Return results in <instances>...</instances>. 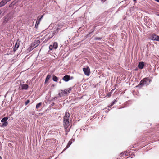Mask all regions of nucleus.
<instances>
[{"label": "nucleus", "instance_id": "1", "mask_svg": "<svg viewBox=\"0 0 159 159\" xmlns=\"http://www.w3.org/2000/svg\"><path fill=\"white\" fill-rule=\"evenodd\" d=\"M70 121L69 113L66 112L65 113V116L63 118V125L66 132L69 130V129L67 130V129L70 125Z\"/></svg>", "mask_w": 159, "mask_h": 159}, {"label": "nucleus", "instance_id": "2", "mask_svg": "<svg viewBox=\"0 0 159 159\" xmlns=\"http://www.w3.org/2000/svg\"><path fill=\"white\" fill-rule=\"evenodd\" d=\"M151 81V80L149 79L148 78H145L140 81L139 83V85L141 87H142L145 85H148Z\"/></svg>", "mask_w": 159, "mask_h": 159}, {"label": "nucleus", "instance_id": "3", "mask_svg": "<svg viewBox=\"0 0 159 159\" xmlns=\"http://www.w3.org/2000/svg\"><path fill=\"white\" fill-rule=\"evenodd\" d=\"M40 41L39 40H35L31 44L29 48L30 50H32L33 49L37 47L39 44Z\"/></svg>", "mask_w": 159, "mask_h": 159}, {"label": "nucleus", "instance_id": "4", "mask_svg": "<svg viewBox=\"0 0 159 159\" xmlns=\"http://www.w3.org/2000/svg\"><path fill=\"white\" fill-rule=\"evenodd\" d=\"M58 47V44L57 42H54L53 45H50L49 46V48L50 50H52L53 49H56Z\"/></svg>", "mask_w": 159, "mask_h": 159}, {"label": "nucleus", "instance_id": "5", "mask_svg": "<svg viewBox=\"0 0 159 159\" xmlns=\"http://www.w3.org/2000/svg\"><path fill=\"white\" fill-rule=\"evenodd\" d=\"M83 70L85 75L87 76L89 75L90 74V70L89 67L86 68H83Z\"/></svg>", "mask_w": 159, "mask_h": 159}, {"label": "nucleus", "instance_id": "6", "mask_svg": "<svg viewBox=\"0 0 159 159\" xmlns=\"http://www.w3.org/2000/svg\"><path fill=\"white\" fill-rule=\"evenodd\" d=\"M151 39L153 40L159 41V36L157 35H152L151 37Z\"/></svg>", "mask_w": 159, "mask_h": 159}, {"label": "nucleus", "instance_id": "7", "mask_svg": "<svg viewBox=\"0 0 159 159\" xmlns=\"http://www.w3.org/2000/svg\"><path fill=\"white\" fill-rule=\"evenodd\" d=\"M28 88V85L27 84H21L19 87L20 88H21V89L22 90H27Z\"/></svg>", "mask_w": 159, "mask_h": 159}, {"label": "nucleus", "instance_id": "8", "mask_svg": "<svg viewBox=\"0 0 159 159\" xmlns=\"http://www.w3.org/2000/svg\"><path fill=\"white\" fill-rule=\"evenodd\" d=\"M144 66V63L143 62H140L138 66V67L140 69H142Z\"/></svg>", "mask_w": 159, "mask_h": 159}, {"label": "nucleus", "instance_id": "9", "mask_svg": "<svg viewBox=\"0 0 159 159\" xmlns=\"http://www.w3.org/2000/svg\"><path fill=\"white\" fill-rule=\"evenodd\" d=\"M20 45L19 43L17 42L15 45L14 48H13V51L14 52L16 51L18 49V47H19Z\"/></svg>", "mask_w": 159, "mask_h": 159}, {"label": "nucleus", "instance_id": "10", "mask_svg": "<svg viewBox=\"0 0 159 159\" xmlns=\"http://www.w3.org/2000/svg\"><path fill=\"white\" fill-rule=\"evenodd\" d=\"M41 18H39V16H38L37 19V20L36 22L35 25V27L36 28H37L38 25L39 24L41 21Z\"/></svg>", "mask_w": 159, "mask_h": 159}, {"label": "nucleus", "instance_id": "11", "mask_svg": "<svg viewBox=\"0 0 159 159\" xmlns=\"http://www.w3.org/2000/svg\"><path fill=\"white\" fill-rule=\"evenodd\" d=\"M8 2L7 0H2L0 2V7L3 6Z\"/></svg>", "mask_w": 159, "mask_h": 159}, {"label": "nucleus", "instance_id": "12", "mask_svg": "<svg viewBox=\"0 0 159 159\" xmlns=\"http://www.w3.org/2000/svg\"><path fill=\"white\" fill-rule=\"evenodd\" d=\"M71 88H69L68 89H66V90H63V93L65 95H67V94L70 93V91L71 90Z\"/></svg>", "mask_w": 159, "mask_h": 159}, {"label": "nucleus", "instance_id": "13", "mask_svg": "<svg viewBox=\"0 0 159 159\" xmlns=\"http://www.w3.org/2000/svg\"><path fill=\"white\" fill-rule=\"evenodd\" d=\"M63 79L65 81L67 82L70 80V76L66 75L63 77Z\"/></svg>", "mask_w": 159, "mask_h": 159}, {"label": "nucleus", "instance_id": "14", "mask_svg": "<svg viewBox=\"0 0 159 159\" xmlns=\"http://www.w3.org/2000/svg\"><path fill=\"white\" fill-rule=\"evenodd\" d=\"M63 24H60L58 25L57 26V27L56 28V30L58 31V30L61 29L63 27Z\"/></svg>", "mask_w": 159, "mask_h": 159}, {"label": "nucleus", "instance_id": "15", "mask_svg": "<svg viewBox=\"0 0 159 159\" xmlns=\"http://www.w3.org/2000/svg\"><path fill=\"white\" fill-rule=\"evenodd\" d=\"M72 143V142L71 141H70L68 142V144H67V145L66 146V148L63 150V151H65L66 149H67V148H68L69 147V146Z\"/></svg>", "mask_w": 159, "mask_h": 159}, {"label": "nucleus", "instance_id": "16", "mask_svg": "<svg viewBox=\"0 0 159 159\" xmlns=\"http://www.w3.org/2000/svg\"><path fill=\"white\" fill-rule=\"evenodd\" d=\"M8 119V118L7 117H4V118H2V120H1V122H7Z\"/></svg>", "mask_w": 159, "mask_h": 159}, {"label": "nucleus", "instance_id": "17", "mask_svg": "<svg viewBox=\"0 0 159 159\" xmlns=\"http://www.w3.org/2000/svg\"><path fill=\"white\" fill-rule=\"evenodd\" d=\"M51 77V76L50 75H47L45 81V83H46L50 79Z\"/></svg>", "mask_w": 159, "mask_h": 159}, {"label": "nucleus", "instance_id": "18", "mask_svg": "<svg viewBox=\"0 0 159 159\" xmlns=\"http://www.w3.org/2000/svg\"><path fill=\"white\" fill-rule=\"evenodd\" d=\"M53 80L55 82H57L58 80V78L55 76L53 77Z\"/></svg>", "mask_w": 159, "mask_h": 159}, {"label": "nucleus", "instance_id": "19", "mask_svg": "<svg viewBox=\"0 0 159 159\" xmlns=\"http://www.w3.org/2000/svg\"><path fill=\"white\" fill-rule=\"evenodd\" d=\"M3 123L2 124V127H5L6 126L8 125V123L7 122H3Z\"/></svg>", "mask_w": 159, "mask_h": 159}, {"label": "nucleus", "instance_id": "20", "mask_svg": "<svg viewBox=\"0 0 159 159\" xmlns=\"http://www.w3.org/2000/svg\"><path fill=\"white\" fill-rule=\"evenodd\" d=\"M41 104H42L41 103H38L36 105V108L37 109H38L40 107V106H41Z\"/></svg>", "mask_w": 159, "mask_h": 159}, {"label": "nucleus", "instance_id": "21", "mask_svg": "<svg viewBox=\"0 0 159 159\" xmlns=\"http://www.w3.org/2000/svg\"><path fill=\"white\" fill-rule=\"evenodd\" d=\"M59 95L60 97H62L64 95H65L63 93V91L62 90L61 92L59 93Z\"/></svg>", "mask_w": 159, "mask_h": 159}, {"label": "nucleus", "instance_id": "22", "mask_svg": "<svg viewBox=\"0 0 159 159\" xmlns=\"http://www.w3.org/2000/svg\"><path fill=\"white\" fill-rule=\"evenodd\" d=\"M115 100L113 101L111 103V106H109V107H111L113 104H115Z\"/></svg>", "mask_w": 159, "mask_h": 159}, {"label": "nucleus", "instance_id": "23", "mask_svg": "<svg viewBox=\"0 0 159 159\" xmlns=\"http://www.w3.org/2000/svg\"><path fill=\"white\" fill-rule=\"evenodd\" d=\"M30 102V101L29 100H27L25 102V105H27L28 103H29Z\"/></svg>", "mask_w": 159, "mask_h": 159}, {"label": "nucleus", "instance_id": "24", "mask_svg": "<svg viewBox=\"0 0 159 159\" xmlns=\"http://www.w3.org/2000/svg\"><path fill=\"white\" fill-rule=\"evenodd\" d=\"M43 16L42 15V16H41L40 17H39V18H41V19L43 18Z\"/></svg>", "mask_w": 159, "mask_h": 159}, {"label": "nucleus", "instance_id": "25", "mask_svg": "<svg viewBox=\"0 0 159 159\" xmlns=\"http://www.w3.org/2000/svg\"><path fill=\"white\" fill-rule=\"evenodd\" d=\"M100 39H101V38H97L96 39H97V40H99Z\"/></svg>", "mask_w": 159, "mask_h": 159}, {"label": "nucleus", "instance_id": "26", "mask_svg": "<svg viewBox=\"0 0 159 159\" xmlns=\"http://www.w3.org/2000/svg\"><path fill=\"white\" fill-rule=\"evenodd\" d=\"M155 1H157V2H159V0H155Z\"/></svg>", "mask_w": 159, "mask_h": 159}, {"label": "nucleus", "instance_id": "27", "mask_svg": "<svg viewBox=\"0 0 159 159\" xmlns=\"http://www.w3.org/2000/svg\"><path fill=\"white\" fill-rule=\"evenodd\" d=\"M109 106H110H110H111V104H110V105H109V106H108V107H109Z\"/></svg>", "mask_w": 159, "mask_h": 159}, {"label": "nucleus", "instance_id": "28", "mask_svg": "<svg viewBox=\"0 0 159 159\" xmlns=\"http://www.w3.org/2000/svg\"><path fill=\"white\" fill-rule=\"evenodd\" d=\"M0 159H2V158L0 156Z\"/></svg>", "mask_w": 159, "mask_h": 159}]
</instances>
